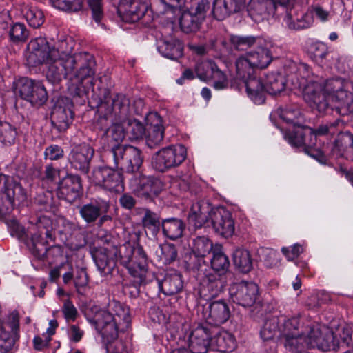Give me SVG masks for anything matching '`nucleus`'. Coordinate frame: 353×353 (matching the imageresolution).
I'll use <instances>...</instances> for the list:
<instances>
[{
    "label": "nucleus",
    "instance_id": "obj_15",
    "mask_svg": "<svg viewBox=\"0 0 353 353\" xmlns=\"http://www.w3.org/2000/svg\"><path fill=\"white\" fill-rule=\"evenodd\" d=\"M214 232L221 237H231L235 230L234 220L230 211L223 207L214 208L210 216Z\"/></svg>",
    "mask_w": 353,
    "mask_h": 353
},
{
    "label": "nucleus",
    "instance_id": "obj_34",
    "mask_svg": "<svg viewBox=\"0 0 353 353\" xmlns=\"http://www.w3.org/2000/svg\"><path fill=\"white\" fill-rule=\"evenodd\" d=\"M185 225L181 220L171 218L165 219L162 223L163 234L170 239L174 240L183 234Z\"/></svg>",
    "mask_w": 353,
    "mask_h": 353
},
{
    "label": "nucleus",
    "instance_id": "obj_56",
    "mask_svg": "<svg viewBox=\"0 0 353 353\" xmlns=\"http://www.w3.org/2000/svg\"><path fill=\"white\" fill-rule=\"evenodd\" d=\"M185 0H157V11L159 14L173 12L175 9L181 8Z\"/></svg>",
    "mask_w": 353,
    "mask_h": 353
},
{
    "label": "nucleus",
    "instance_id": "obj_63",
    "mask_svg": "<svg viewBox=\"0 0 353 353\" xmlns=\"http://www.w3.org/2000/svg\"><path fill=\"white\" fill-rule=\"evenodd\" d=\"M62 312L67 321H75L78 315L77 310L69 299L65 301L62 307Z\"/></svg>",
    "mask_w": 353,
    "mask_h": 353
},
{
    "label": "nucleus",
    "instance_id": "obj_14",
    "mask_svg": "<svg viewBox=\"0 0 353 353\" xmlns=\"http://www.w3.org/2000/svg\"><path fill=\"white\" fill-rule=\"evenodd\" d=\"M92 181L105 190L120 192L123 190L122 174L119 170L109 167L98 168L92 172Z\"/></svg>",
    "mask_w": 353,
    "mask_h": 353
},
{
    "label": "nucleus",
    "instance_id": "obj_32",
    "mask_svg": "<svg viewBox=\"0 0 353 353\" xmlns=\"http://www.w3.org/2000/svg\"><path fill=\"white\" fill-rule=\"evenodd\" d=\"M245 55L255 69L266 68L272 59L270 50L265 48H258L256 50L249 52Z\"/></svg>",
    "mask_w": 353,
    "mask_h": 353
},
{
    "label": "nucleus",
    "instance_id": "obj_41",
    "mask_svg": "<svg viewBox=\"0 0 353 353\" xmlns=\"http://www.w3.org/2000/svg\"><path fill=\"white\" fill-rule=\"evenodd\" d=\"M236 77L238 79L243 81L254 75L255 68L250 64V61L245 55L238 57L235 61Z\"/></svg>",
    "mask_w": 353,
    "mask_h": 353
},
{
    "label": "nucleus",
    "instance_id": "obj_17",
    "mask_svg": "<svg viewBox=\"0 0 353 353\" xmlns=\"http://www.w3.org/2000/svg\"><path fill=\"white\" fill-rule=\"evenodd\" d=\"M211 332L208 325H198L189 337V348L192 353H206L211 346Z\"/></svg>",
    "mask_w": 353,
    "mask_h": 353
},
{
    "label": "nucleus",
    "instance_id": "obj_5",
    "mask_svg": "<svg viewBox=\"0 0 353 353\" xmlns=\"http://www.w3.org/2000/svg\"><path fill=\"white\" fill-rule=\"evenodd\" d=\"M119 252L121 263L137 279L136 282L143 283L148 270V259L143 249L128 244L121 246Z\"/></svg>",
    "mask_w": 353,
    "mask_h": 353
},
{
    "label": "nucleus",
    "instance_id": "obj_58",
    "mask_svg": "<svg viewBox=\"0 0 353 353\" xmlns=\"http://www.w3.org/2000/svg\"><path fill=\"white\" fill-rule=\"evenodd\" d=\"M303 327V326L300 327L299 320L296 318H293L291 319H288L285 321L283 324V338H286L294 335L298 334L301 332V330Z\"/></svg>",
    "mask_w": 353,
    "mask_h": 353
},
{
    "label": "nucleus",
    "instance_id": "obj_12",
    "mask_svg": "<svg viewBox=\"0 0 353 353\" xmlns=\"http://www.w3.org/2000/svg\"><path fill=\"white\" fill-rule=\"evenodd\" d=\"M148 4L143 0H121L117 12L121 19L125 22L134 23L142 19L144 23L150 21L151 14Z\"/></svg>",
    "mask_w": 353,
    "mask_h": 353
},
{
    "label": "nucleus",
    "instance_id": "obj_48",
    "mask_svg": "<svg viewBox=\"0 0 353 353\" xmlns=\"http://www.w3.org/2000/svg\"><path fill=\"white\" fill-rule=\"evenodd\" d=\"M212 243L205 236H199L194 241L193 252L198 257H204L211 251L213 252Z\"/></svg>",
    "mask_w": 353,
    "mask_h": 353
},
{
    "label": "nucleus",
    "instance_id": "obj_1",
    "mask_svg": "<svg viewBox=\"0 0 353 353\" xmlns=\"http://www.w3.org/2000/svg\"><path fill=\"white\" fill-rule=\"evenodd\" d=\"M94 61L92 55L81 52L70 55L65 47L59 52L52 54V60L45 63L43 72L47 81L52 84H59L68 78V91L78 97L87 96L93 89Z\"/></svg>",
    "mask_w": 353,
    "mask_h": 353
},
{
    "label": "nucleus",
    "instance_id": "obj_7",
    "mask_svg": "<svg viewBox=\"0 0 353 353\" xmlns=\"http://www.w3.org/2000/svg\"><path fill=\"white\" fill-rule=\"evenodd\" d=\"M0 179L3 180L0 192V214L6 215L12 212L17 204L25 201L27 194L21 185L12 177L2 175Z\"/></svg>",
    "mask_w": 353,
    "mask_h": 353
},
{
    "label": "nucleus",
    "instance_id": "obj_52",
    "mask_svg": "<svg viewBox=\"0 0 353 353\" xmlns=\"http://www.w3.org/2000/svg\"><path fill=\"white\" fill-rule=\"evenodd\" d=\"M125 131L132 134L133 139L141 138L146 130L145 128L141 122L136 119H132L131 117L125 120Z\"/></svg>",
    "mask_w": 353,
    "mask_h": 353
},
{
    "label": "nucleus",
    "instance_id": "obj_18",
    "mask_svg": "<svg viewBox=\"0 0 353 353\" xmlns=\"http://www.w3.org/2000/svg\"><path fill=\"white\" fill-rule=\"evenodd\" d=\"M81 189L80 177L77 175L68 174L59 182L58 195L60 198L72 203L79 197Z\"/></svg>",
    "mask_w": 353,
    "mask_h": 353
},
{
    "label": "nucleus",
    "instance_id": "obj_30",
    "mask_svg": "<svg viewBox=\"0 0 353 353\" xmlns=\"http://www.w3.org/2000/svg\"><path fill=\"white\" fill-rule=\"evenodd\" d=\"M211 347L220 352H231L236 347V339L231 333L223 330L211 339Z\"/></svg>",
    "mask_w": 353,
    "mask_h": 353
},
{
    "label": "nucleus",
    "instance_id": "obj_50",
    "mask_svg": "<svg viewBox=\"0 0 353 353\" xmlns=\"http://www.w3.org/2000/svg\"><path fill=\"white\" fill-rule=\"evenodd\" d=\"M52 6L59 10L75 12L83 8L82 0H50Z\"/></svg>",
    "mask_w": 353,
    "mask_h": 353
},
{
    "label": "nucleus",
    "instance_id": "obj_2",
    "mask_svg": "<svg viewBox=\"0 0 353 353\" xmlns=\"http://www.w3.org/2000/svg\"><path fill=\"white\" fill-rule=\"evenodd\" d=\"M305 101L320 113L329 109L341 116L353 112V93L349 92V85L341 79H332L325 83L317 79H305L299 83Z\"/></svg>",
    "mask_w": 353,
    "mask_h": 353
},
{
    "label": "nucleus",
    "instance_id": "obj_27",
    "mask_svg": "<svg viewBox=\"0 0 353 353\" xmlns=\"http://www.w3.org/2000/svg\"><path fill=\"white\" fill-rule=\"evenodd\" d=\"M248 96L256 104L265 101V88L262 79L255 74L242 81Z\"/></svg>",
    "mask_w": 353,
    "mask_h": 353
},
{
    "label": "nucleus",
    "instance_id": "obj_39",
    "mask_svg": "<svg viewBox=\"0 0 353 353\" xmlns=\"http://www.w3.org/2000/svg\"><path fill=\"white\" fill-rule=\"evenodd\" d=\"M201 20L189 10L184 11L179 19L180 28L185 33H191L199 30Z\"/></svg>",
    "mask_w": 353,
    "mask_h": 353
},
{
    "label": "nucleus",
    "instance_id": "obj_42",
    "mask_svg": "<svg viewBox=\"0 0 353 353\" xmlns=\"http://www.w3.org/2000/svg\"><path fill=\"white\" fill-rule=\"evenodd\" d=\"M284 23L289 29L298 30L310 27L314 23V19L309 9L296 23L292 21V15L288 13L284 18Z\"/></svg>",
    "mask_w": 353,
    "mask_h": 353
},
{
    "label": "nucleus",
    "instance_id": "obj_47",
    "mask_svg": "<svg viewBox=\"0 0 353 353\" xmlns=\"http://www.w3.org/2000/svg\"><path fill=\"white\" fill-rule=\"evenodd\" d=\"M157 254L163 263L170 264L176 260L178 251L174 245L165 243L160 245L159 251L157 252Z\"/></svg>",
    "mask_w": 353,
    "mask_h": 353
},
{
    "label": "nucleus",
    "instance_id": "obj_46",
    "mask_svg": "<svg viewBox=\"0 0 353 353\" xmlns=\"http://www.w3.org/2000/svg\"><path fill=\"white\" fill-rule=\"evenodd\" d=\"M343 123L339 119L336 120L334 122L324 123L320 125L315 130L312 129V136H310V141H312V138L316 139L317 136H323L326 134L334 135L336 133L341 132V130H337L336 128L339 125H343Z\"/></svg>",
    "mask_w": 353,
    "mask_h": 353
},
{
    "label": "nucleus",
    "instance_id": "obj_40",
    "mask_svg": "<svg viewBox=\"0 0 353 353\" xmlns=\"http://www.w3.org/2000/svg\"><path fill=\"white\" fill-rule=\"evenodd\" d=\"M310 136H312V128H301L294 132L285 133L284 137L288 142L294 147L302 145L307 147L309 143L307 142V138Z\"/></svg>",
    "mask_w": 353,
    "mask_h": 353
},
{
    "label": "nucleus",
    "instance_id": "obj_43",
    "mask_svg": "<svg viewBox=\"0 0 353 353\" xmlns=\"http://www.w3.org/2000/svg\"><path fill=\"white\" fill-rule=\"evenodd\" d=\"M277 114L287 123L294 126H299L301 124V114L297 106L287 107L285 109L279 108Z\"/></svg>",
    "mask_w": 353,
    "mask_h": 353
},
{
    "label": "nucleus",
    "instance_id": "obj_24",
    "mask_svg": "<svg viewBox=\"0 0 353 353\" xmlns=\"http://www.w3.org/2000/svg\"><path fill=\"white\" fill-rule=\"evenodd\" d=\"M137 176L139 178L134 177L131 179V185L139 194L148 198L158 194L160 184L159 180L143 176L140 173L138 174Z\"/></svg>",
    "mask_w": 353,
    "mask_h": 353
},
{
    "label": "nucleus",
    "instance_id": "obj_3",
    "mask_svg": "<svg viewBox=\"0 0 353 353\" xmlns=\"http://www.w3.org/2000/svg\"><path fill=\"white\" fill-rule=\"evenodd\" d=\"M110 307L114 313L101 310L96 311L93 317H88V321L109 343L117 338L119 331H125L130 323L128 310L117 302L112 303Z\"/></svg>",
    "mask_w": 353,
    "mask_h": 353
},
{
    "label": "nucleus",
    "instance_id": "obj_57",
    "mask_svg": "<svg viewBox=\"0 0 353 353\" xmlns=\"http://www.w3.org/2000/svg\"><path fill=\"white\" fill-rule=\"evenodd\" d=\"M142 222L145 228L152 230L153 232H156L159 230L161 224L158 216L148 210H145Z\"/></svg>",
    "mask_w": 353,
    "mask_h": 353
},
{
    "label": "nucleus",
    "instance_id": "obj_62",
    "mask_svg": "<svg viewBox=\"0 0 353 353\" xmlns=\"http://www.w3.org/2000/svg\"><path fill=\"white\" fill-rule=\"evenodd\" d=\"M210 80L213 81V85L215 89L221 90L225 88L228 85V81L225 74L221 71L217 66L213 72Z\"/></svg>",
    "mask_w": 353,
    "mask_h": 353
},
{
    "label": "nucleus",
    "instance_id": "obj_59",
    "mask_svg": "<svg viewBox=\"0 0 353 353\" xmlns=\"http://www.w3.org/2000/svg\"><path fill=\"white\" fill-rule=\"evenodd\" d=\"M313 19H316L321 23H327L332 17V13L319 5L313 6L310 8Z\"/></svg>",
    "mask_w": 353,
    "mask_h": 353
},
{
    "label": "nucleus",
    "instance_id": "obj_22",
    "mask_svg": "<svg viewBox=\"0 0 353 353\" xmlns=\"http://www.w3.org/2000/svg\"><path fill=\"white\" fill-rule=\"evenodd\" d=\"M148 125L146 143L150 148L159 145L164 135V129L161 125V120L157 113H151L148 116Z\"/></svg>",
    "mask_w": 353,
    "mask_h": 353
},
{
    "label": "nucleus",
    "instance_id": "obj_13",
    "mask_svg": "<svg viewBox=\"0 0 353 353\" xmlns=\"http://www.w3.org/2000/svg\"><path fill=\"white\" fill-rule=\"evenodd\" d=\"M230 298L234 303L244 307L252 306L259 296V288L252 282L234 283L230 288Z\"/></svg>",
    "mask_w": 353,
    "mask_h": 353
},
{
    "label": "nucleus",
    "instance_id": "obj_60",
    "mask_svg": "<svg viewBox=\"0 0 353 353\" xmlns=\"http://www.w3.org/2000/svg\"><path fill=\"white\" fill-rule=\"evenodd\" d=\"M59 232L66 236H71L75 231L79 230L78 225L63 217H60L57 220Z\"/></svg>",
    "mask_w": 353,
    "mask_h": 353
},
{
    "label": "nucleus",
    "instance_id": "obj_55",
    "mask_svg": "<svg viewBox=\"0 0 353 353\" xmlns=\"http://www.w3.org/2000/svg\"><path fill=\"white\" fill-rule=\"evenodd\" d=\"M230 41L233 46L239 50H245L256 43V38L252 36H232Z\"/></svg>",
    "mask_w": 353,
    "mask_h": 353
},
{
    "label": "nucleus",
    "instance_id": "obj_44",
    "mask_svg": "<svg viewBox=\"0 0 353 353\" xmlns=\"http://www.w3.org/2000/svg\"><path fill=\"white\" fill-rule=\"evenodd\" d=\"M23 15L30 26L39 28L44 21L43 12L35 6H26L24 7Z\"/></svg>",
    "mask_w": 353,
    "mask_h": 353
},
{
    "label": "nucleus",
    "instance_id": "obj_53",
    "mask_svg": "<svg viewBox=\"0 0 353 353\" xmlns=\"http://www.w3.org/2000/svg\"><path fill=\"white\" fill-rule=\"evenodd\" d=\"M28 34L25 25L21 23H16L12 25L9 32L10 39L14 42L25 41Z\"/></svg>",
    "mask_w": 353,
    "mask_h": 353
},
{
    "label": "nucleus",
    "instance_id": "obj_37",
    "mask_svg": "<svg viewBox=\"0 0 353 353\" xmlns=\"http://www.w3.org/2000/svg\"><path fill=\"white\" fill-rule=\"evenodd\" d=\"M213 256L211 259V265L212 269L219 272V274L225 272L230 265L228 256L223 252L221 246L216 245L213 249Z\"/></svg>",
    "mask_w": 353,
    "mask_h": 353
},
{
    "label": "nucleus",
    "instance_id": "obj_38",
    "mask_svg": "<svg viewBox=\"0 0 353 353\" xmlns=\"http://www.w3.org/2000/svg\"><path fill=\"white\" fill-rule=\"evenodd\" d=\"M235 266L242 272L247 273L252 268V261L250 252L244 249H236L233 253Z\"/></svg>",
    "mask_w": 353,
    "mask_h": 353
},
{
    "label": "nucleus",
    "instance_id": "obj_54",
    "mask_svg": "<svg viewBox=\"0 0 353 353\" xmlns=\"http://www.w3.org/2000/svg\"><path fill=\"white\" fill-rule=\"evenodd\" d=\"M278 332V325L276 319L267 320L263 325L260 334L263 340L272 339Z\"/></svg>",
    "mask_w": 353,
    "mask_h": 353
},
{
    "label": "nucleus",
    "instance_id": "obj_33",
    "mask_svg": "<svg viewBox=\"0 0 353 353\" xmlns=\"http://www.w3.org/2000/svg\"><path fill=\"white\" fill-rule=\"evenodd\" d=\"M308 325L302 327L301 332L298 334H294L290 336L284 338V345L287 350L290 352H302L305 347H310L308 343V334L306 332V329Z\"/></svg>",
    "mask_w": 353,
    "mask_h": 353
},
{
    "label": "nucleus",
    "instance_id": "obj_19",
    "mask_svg": "<svg viewBox=\"0 0 353 353\" xmlns=\"http://www.w3.org/2000/svg\"><path fill=\"white\" fill-rule=\"evenodd\" d=\"M214 209L205 201L193 204L188 214V224L194 229L201 228L208 221H210Z\"/></svg>",
    "mask_w": 353,
    "mask_h": 353
},
{
    "label": "nucleus",
    "instance_id": "obj_28",
    "mask_svg": "<svg viewBox=\"0 0 353 353\" xmlns=\"http://www.w3.org/2000/svg\"><path fill=\"white\" fill-rule=\"evenodd\" d=\"M159 288L165 295L170 296L179 293L183 288L181 274L175 270L168 272L163 279L159 282Z\"/></svg>",
    "mask_w": 353,
    "mask_h": 353
},
{
    "label": "nucleus",
    "instance_id": "obj_45",
    "mask_svg": "<svg viewBox=\"0 0 353 353\" xmlns=\"http://www.w3.org/2000/svg\"><path fill=\"white\" fill-rule=\"evenodd\" d=\"M17 132L9 123L0 121V143L3 145L14 143Z\"/></svg>",
    "mask_w": 353,
    "mask_h": 353
},
{
    "label": "nucleus",
    "instance_id": "obj_23",
    "mask_svg": "<svg viewBox=\"0 0 353 353\" xmlns=\"http://www.w3.org/2000/svg\"><path fill=\"white\" fill-rule=\"evenodd\" d=\"M245 6V0H215L212 12L218 20H223L231 14L241 10Z\"/></svg>",
    "mask_w": 353,
    "mask_h": 353
},
{
    "label": "nucleus",
    "instance_id": "obj_6",
    "mask_svg": "<svg viewBox=\"0 0 353 353\" xmlns=\"http://www.w3.org/2000/svg\"><path fill=\"white\" fill-rule=\"evenodd\" d=\"M66 46L67 43L64 41H59L56 46H52L44 37L32 39L28 45V52L26 55L28 64L30 66L45 64L49 60H52L54 53L59 52Z\"/></svg>",
    "mask_w": 353,
    "mask_h": 353
},
{
    "label": "nucleus",
    "instance_id": "obj_16",
    "mask_svg": "<svg viewBox=\"0 0 353 353\" xmlns=\"http://www.w3.org/2000/svg\"><path fill=\"white\" fill-rule=\"evenodd\" d=\"M94 151L87 143L74 145L69 154L68 159L71 165L83 173H88L90 161Z\"/></svg>",
    "mask_w": 353,
    "mask_h": 353
},
{
    "label": "nucleus",
    "instance_id": "obj_8",
    "mask_svg": "<svg viewBox=\"0 0 353 353\" xmlns=\"http://www.w3.org/2000/svg\"><path fill=\"white\" fill-rule=\"evenodd\" d=\"M187 157L186 148L183 145H172L157 152L152 158V165L159 172H165L180 165Z\"/></svg>",
    "mask_w": 353,
    "mask_h": 353
},
{
    "label": "nucleus",
    "instance_id": "obj_11",
    "mask_svg": "<svg viewBox=\"0 0 353 353\" xmlns=\"http://www.w3.org/2000/svg\"><path fill=\"white\" fill-rule=\"evenodd\" d=\"M14 92L34 105H41L47 100V92L44 86L41 83L28 78L20 79L15 83Z\"/></svg>",
    "mask_w": 353,
    "mask_h": 353
},
{
    "label": "nucleus",
    "instance_id": "obj_9",
    "mask_svg": "<svg viewBox=\"0 0 353 353\" xmlns=\"http://www.w3.org/2000/svg\"><path fill=\"white\" fill-rule=\"evenodd\" d=\"M112 157L115 167L118 170L138 175L143 161L141 151L139 149L132 145L114 147L112 150Z\"/></svg>",
    "mask_w": 353,
    "mask_h": 353
},
{
    "label": "nucleus",
    "instance_id": "obj_49",
    "mask_svg": "<svg viewBox=\"0 0 353 353\" xmlns=\"http://www.w3.org/2000/svg\"><path fill=\"white\" fill-rule=\"evenodd\" d=\"M204 283L211 296H217L223 288V283L221 280L220 274L210 273L205 276Z\"/></svg>",
    "mask_w": 353,
    "mask_h": 353
},
{
    "label": "nucleus",
    "instance_id": "obj_61",
    "mask_svg": "<svg viewBox=\"0 0 353 353\" xmlns=\"http://www.w3.org/2000/svg\"><path fill=\"white\" fill-rule=\"evenodd\" d=\"M210 8V1L209 0H200L195 6H192L189 11L203 21Z\"/></svg>",
    "mask_w": 353,
    "mask_h": 353
},
{
    "label": "nucleus",
    "instance_id": "obj_35",
    "mask_svg": "<svg viewBox=\"0 0 353 353\" xmlns=\"http://www.w3.org/2000/svg\"><path fill=\"white\" fill-rule=\"evenodd\" d=\"M125 123L119 122L114 123L107 130L106 135L109 143L111 145V153L114 147L123 146L120 143L123 141L125 138Z\"/></svg>",
    "mask_w": 353,
    "mask_h": 353
},
{
    "label": "nucleus",
    "instance_id": "obj_4",
    "mask_svg": "<svg viewBox=\"0 0 353 353\" xmlns=\"http://www.w3.org/2000/svg\"><path fill=\"white\" fill-rule=\"evenodd\" d=\"M52 222L46 216H40L35 223H31L27 231L23 230L21 236L28 241L32 254L39 259H43L48 251L46 239H51Z\"/></svg>",
    "mask_w": 353,
    "mask_h": 353
},
{
    "label": "nucleus",
    "instance_id": "obj_10",
    "mask_svg": "<svg viewBox=\"0 0 353 353\" xmlns=\"http://www.w3.org/2000/svg\"><path fill=\"white\" fill-rule=\"evenodd\" d=\"M306 332L311 347H317L323 352L336 350L339 347V341L336 339V335L325 326L309 325Z\"/></svg>",
    "mask_w": 353,
    "mask_h": 353
},
{
    "label": "nucleus",
    "instance_id": "obj_26",
    "mask_svg": "<svg viewBox=\"0 0 353 353\" xmlns=\"http://www.w3.org/2000/svg\"><path fill=\"white\" fill-rule=\"evenodd\" d=\"M116 254V249L108 250L101 248L94 254V259L98 270L101 275L105 276L111 274L116 266V262L114 259Z\"/></svg>",
    "mask_w": 353,
    "mask_h": 353
},
{
    "label": "nucleus",
    "instance_id": "obj_20",
    "mask_svg": "<svg viewBox=\"0 0 353 353\" xmlns=\"http://www.w3.org/2000/svg\"><path fill=\"white\" fill-rule=\"evenodd\" d=\"M72 104L70 100L66 99L65 105H62V103L59 101L52 112L51 121L59 131L65 130L72 123L73 119V112L72 110Z\"/></svg>",
    "mask_w": 353,
    "mask_h": 353
},
{
    "label": "nucleus",
    "instance_id": "obj_25",
    "mask_svg": "<svg viewBox=\"0 0 353 353\" xmlns=\"http://www.w3.org/2000/svg\"><path fill=\"white\" fill-rule=\"evenodd\" d=\"M112 105L113 113L119 122L125 123L134 112H137L131 106L130 99L123 94H114Z\"/></svg>",
    "mask_w": 353,
    "mask_h": 353
},
{
    "label": "nucleus",
    "instance_id": "obj_36",
    "mask_svg": "<svg viewBox=\"0 0 353 353\" xmlns=\"http://www.w3.org/2000/svg\"><path fill=\"white\" fill-rule=\"evenodd\" d=\"M285 88V81L281 74L270 73L266 75L265 81V92L275 95L284 90Z\"/></svg>",
    "mask_w": 353,
    "mask_h": 353
},
{
    "label": "nucleus",
    "instance_id": "obj_64",
    "mask_svg": "<svg viewBox=\"0 0 353 353\" xmlns=\"http://www.w3.org/2000/svg\"><path fill=\"white\" fill-rule=\"evenodd\" d=\"M334 334L336 335V339L339 341V347L348 346L352 342V332L348 327H343Z\"/></svg>",
    "mask_w": 353,
    "mask_h": 353
},
{
    "label": "nucleus",
    "instance_id": "obj_29",
    "mask_svg": "<svg viewBox=\"0 0 353 353\" xmlns=\"http://www.w3.org/2000/svg\"><path fill=\"white\" fill-rule=\"evenodd\" d=\"M230 315L228 305L225 301H217L210 304L208 320L210 323L222 324L228 320Z\"/></svg>",
    "mask_w": 353,
    "mask_h": 353
},
{
    "label": "nucleus",
    "instance_id": "obj_31",
    "mask_svg": "<svg viewBox=\"0 0 353 353\" xmlns=\"http://www.w3.org/2000/svg\"><path fill=\"white\" fill-rule=\"evenodd\" d=\"M108 209L106 202L90 203L82 205L79 209L81 218L87 223L94 222L102 213H105Z\"/></svg>",
    "mask_w": 353,
    "mask_h": 353
},
{
    "label": "nucleus",
    "instance_id": "obj_51",
    "mask_svg": "<svg viewBox=\"0 0 353 353\" xmlns=\"http://www.w3.org/2000/svg\"><path fill=\"white\" fill-rule=\"evenodd\" d=\"M216 67V65L213 61L206 60L199 63L195 68V71L201 80L207 81L210 80Z\"/></svg>",
    "mask_w": 353,
    "mask_h": 353
},
{
    "label": "nucleus",
    "instance_id": "obj_21",
    "mask_svg": "<svg viewBox=\"0 0 353 353\" xmlns=\"http://www.w3.org/2000/svg\"><path fill=\"white\" fill-rule=\"evenodd\" d=\"M157 49L165 57L176 60L183 55V44L178 39L170 35L158 41Z\"/></svg>",
    "mask_w": 353,
    "mask_h": 353
}]
</instances>
